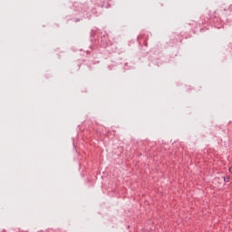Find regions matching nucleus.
I'll use <instances>...</instances> for the list:
<instances>
[{
  "mask_svg": "<svg viewBox=\"0 0 232 232\" xmlns=\"http://www.w3.org/2000/svg\"><path fill=\"white\" fill-rule=\"evenodd\" d=\"M99 38V45L101 48H104L108 53H114V52L117 51V46L115 45V43L110 39V34L104 32H99L98 33Z\"/></svg>",
  "mask_w": 232,
  "mask_h": 232,
  "instance_id": "1",
  "label": "nucleus"
},
{
  "mask_svg": "<svg viewBox=\"0 0 232 232\" xmlns=\"http://www.w3.org/2000/svg\"><path fill=\"white\" fill-rule=\"evenodd\" d=\"M182 41H184V35L177 33H173L170 35L169 41L168 42L169 46L171 48L175 46H179L182 44Z\"/></svg>",
  "mask_w": 232,
  "mask_h": 232,
  "instance_id": "2",
  "label": "nucleus"
},
{
  "mask_svg": "<svg viewBox=\"0 0 232 232\" xmlns=\"http://www.w3.org/2000/svg\"><path fill=\"white\" fill-rule=\"evenodd\" d=\"M72 7L78 14H90V6L86 3L74 2Z\"/></svg>",
  "mask_w": 232,
  "mask_h": 232,
  "instance_id": "3",
  "label": "nucleus"
},
{
  "mask_svg": "<svg viewBox=\"0 0 232 232\" xmlns=\"http://www.w3.org/2000/svg\"><path fill=\"white\" fill-rule=\"evenodd\" d=\"M100 61L99 60H90L89 64L87 63H81L79 65V70L82 72V73H90L92 72V64H99Z\"/></svg>",
  "mask_w": 232,
  "mask_h": 232,
  "instance_id": "4",
  "label": "nucleus"
},
{
  "mask_svg": "<svg viewBox=\"0 0 232 232\" xmlns=\"http://www.w3.org/2000/svg\"><path fill=\"white\" fill-rule=\"evenodd\" d=\"M213 184L218 187V189H222L226 186V176L216 177L213 180Z\"/></svg>",
  "mask_w": 232,
  "mask_h": 232,
  "instance_id": "5",
  "label": "nucleus"
},
{
  "mask_svg": "<svg viewBox=\"0 0 232 232\" xmlns=\"http://www.w3.org/2000/svg\"><path fill=\"white\" fill-rule=\"evenodd\" d=\"M108 1L111 0H92V3L94 4L95 6H98L99 8H103V6L108 3Z\"/></svg>",
  "mask_w": 232,
  "mask_h": 232,
  "instance_id": "6",
  "label": "nucleus"
},
{
  "mask_svg": "<svg viewBox=\"0 0 232 232\" xmlns=\"http://www.w3.org/2000/svg\"><path fill=\"white\" fill-rule=\"evenodd\" d=\"M134 67H135V63L130 61V62H127L124 63L123 70H125V71L133 70Z\"/></svg>",
  "mask_w": 232,
  "mask_h": 232,
  "instance_id": "7",
  "label": "nucleus"
},
{
  "mask_svg": "<svg viewBox=\"0 0 232 232\" xmlns=\"http://www.w3.org/2000/svg\"><path fill=\"white\" fill-rule=\"evenodd\" d=\"M230 179H231V178H230L229 176H227V175L225 176V184L227 183V182H229Z\"/></svg>",
  "mask_w": 232,
  "mask_h": 232,
  "instance_id": "8",
  "label": "nucleus"
},
{
  "mask_svg": "<svg viewBox=\"0 0 232 232\" xmlns=\"http://www.w3.org/2000/svg\"><path fill=\"white\" fill-rule=\"evenodd\" d=\"M79 21H81V19H79V18H78V19H75V20H74V23H79Z\"/></svg>",
  "mask_w": 232,
  "mask_h": 232,
  "instance_id": "9",
  "label": "nucleus"
}]
</instances>
